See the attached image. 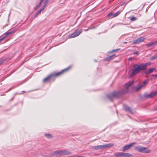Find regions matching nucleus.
<instances>
[{
	"label": "nucleus",
	"mask_w": 157,
	"mask_h": 157,
	"mask_svg": "<svg viewBox=\"0 0 157 157\" xmlns=\"http://www.w3.org/2000/svg\"><path fill=\"white\" fill-rule=\"evenodd\" d=\"M156 58H157V56H153L150 59L151 60H153L155 59H156Z\"/></svg>",
	"instance_id": "obj_26"
},
{
	"label": "nucleus",
	"mask_w": 157,
	"mask_h": 157,
	"mask_svg": "<svg viewBox=\"0 0 157 157\" xmlns=\"http://www.w3.org/2000/svg\"><path fill=\"white\" fill-rule=\"evenodd\" d=\"M146 46L147 48H150L155 46L154 42L148 43L146 45Z\"/></svg>",
	"instance_id": "obj_14"
},
{
	"label": "nucleus",
	"mask_w": 157,
	"mask_h": 157,
	"mask_svg": "<svg viewBox=\"0 0 157 157\" xmlns=\"http://www.w3.org/2000/svg\"><path fill=\"white\" fill-rule=\"evenodd\" d=\"M43 1V0H41L40 1V2L38 4V5H37L36 6V8H35L36 10H37L40 7Z\"/></svg>",
	"instance_id": "obj_22"
},
{
	"label": "nucleus",
	"mask_w": 157,
	"mask_h": 157,
	"mask_svg": "<svg viewBox=\"0 0 157 157\" xmlns=\"http://www.w3.org/2000/svg\"><path fill=\"white\" fill-rule=\"evenodd\" d=\"M151 152V150L146 147H144L142 153H149Z\"/></svg>",
	"instance_id": "obj_13"
},
{
	"label": "nucleus",
	"mask_w": 157,
	"mask_h": 157,
	"mask_svg": "<svg viewBox=\"0 0 157 157\" xmlns=\"http://www.w3.org/2000/svg\"><path fill=\"white\" fill-rule=\"evenodd\" d=\"M134 54H136V55H138L139 54L138 53V52H137V51H136V52H135L134 53Z\"/></svg>",
	"instance_id": "obj_30"
},
{
	"label": "nucleus",
	"mask_w": 157,
	"mask_h": 157,
	"mask_svg": "<svg viewBox=\"0 0 157 157\" xmlns=\"http://www.w3.org/2000/svg\"><path fill=\"white\" fill-rule=\"evenodd\" d=\"M145 39V38L143 37H141L139 38L136 40H135L132 43V44H136L141 42H142L144 41Z\"/></svg>",
	"instance_id": "obj_10"
},
{
	"label": "nucleus",
	"mask_w": 157,
	"mask_h": 157,
	"mask_svg": "<svg viewBox=\"0 0 157 157\" xmlns=\"http://www.w3.org/2000/svg\"><path fill=\"white\" fill-rule=\"evenodd\" d=\"M124 109L128 112H129L131 113H132V110L129 107L127 106H125L124 107Z\"/></svg>",
	"instance_id": "obj_20"
},
{
	"label": "nucleus",
	"mask_w": 157,
	"mask_h": 157,
	"mask_svg": "<svg viewBox=\"0 0 157 157\" xmlns=\"http://www.w3.org/2000/svg\"><path fill=\"white\" fill-rule=\"evenodd\" d=\"M133 82V81L128 82L125 84L124 89L121 91L111 93L107 95V97L111 101H112L114 98H117L120 94H123L126 93L128 91V89Z\"/></svg>",
	"instance_id": "obj_1"
},
{
	"label": "nucleus",
	"mask_w": 157,
	"mask_h": 157,
	"mask_svg": "<svg viewBox=\"0 0 157 157\" xmlns=\"http://www.w3.org/2000/svg\"><path fill=\"white\" fill-rule=\"evenodd\" d=\"M121 12H120L119 11H117L116 13H113L114 17H117V16H118L119 14H120V13Z\"/></svg>",
	"instance_id": "obj_24"
},
{
	"label": "nucleus",
	"mask_w": 157,
	"mask_h": 157,
	"mask_svg": "<svg viewBox=\"0 0 157 157\" xmlns=\"http://www.w3.org/2000/svg\"><path fill=\"white\" fill-rule=\"evenodd\" d=\"M157 94V91L152 92L149 94H145L144 95V97L148 98H151L154 96H155Z\"/></svg>",
	"instance_id": "obj_9"
},
{
	"label": "nucleus",
	"mask_w": 157,
	"mask_h": 157,
	"mask_svg": "<svg viewBox=\"0 0 157 157\" xmlns=\"http://www.w3.org/2000/svg\"><path fill=\"white\" fill-rule=\"evenodd\" d=\"M144 147H136L135 149L139 152H142Z\"/></svg>",
	"instance_id": "obj_12"
},
{
	"label": "nucleus",
	"mask_w": 157,
	"mask_h": 157,
	"mask_svg": "<svg viewBox=\"0 0 157 157\" xmlns=\"http://www.w3.org/2000/svg\"><path fill=\"white\" fill-rule=\"evenodd\" d=\"M88 30V29H86V30H85V31H87Z\"/></svg>",
	"instance_id": "obj_39"
},
{
	"label": "nucleus",
	"mask_w": 157,
	"mask_h": 157,
	"mask_svg": "<svg viewBox=\"0 0 157 157\" xmlns=\"http://www.w3.org/2000/svg\"><path fill=\"white\" fill-rule=\"evenodd\" d=\"M124 43H125V44H126V43H127V42H124Z\"/></svg>",
	"instance_id": "obj_40"
},
{
	"label": "nucleus",
	"mask_w": 157,
	"mask_h": 157,
	"mask_svg": "<svg viewBox=\"0 0 157 157\" xmlns=\"http://www.w3.org/2000/svg\"><path fill=\"white\" fill-rule=\"evenodd\" d=\"M107 17L109 19L114 17L113 15V13H110L108 14L107 15Z\"/></svg>",
	"instance_id": "obj_23"
},
{
	"label": "nucleus",
	"mask_w": 157,
	"mask_h": 157,
	"mask_svg": "<svg viewBox=\"0 0 157 157\" xmlns=\"http://www.w3.org/2000/svg\"><path fill=\"white\" fill-rule=\"evenodd\" d=\"M15 32V30H13L12 31H11L6 32L5 33V35L4 37H3L2 38H1L0 39V43L2 40H4L7 37L11 35L12 33H14Z\"/></svg>",
	"instance_id": "obj_6"
},
{
	"label": "nucleus",
	"mask_w": 157,
	"mask_h": 157,
	"mask_svg": "<svg viewBox=\"0 0 157 157\" xmlns=\"http://www.w3.org/2000/svg\"><path fill=\"white\" fill-rule=\"evenodd\" d=\"M42 11L40 9L36 13L35 17H36L38 14L40 13Z\"/></svg>",
	"instance_id": "obj_25"
},
{
	"label": "nucleus",
	"mask_w": 157,
	"mask_h": 157,
	"mask_svg": "<svg viewBox=\"0 0 157 157\" xmlns=\"http://www.w3.org/2000/svg\"><path fill=\"white\" fill-rule=\"evenodd\" d=\"M114 144L112 143H110L102 145H97L93 146L92 149L95 150H102L106 148L111 147L113 146Z\"/></svg>",
	"instance_id": "obj_4"
},
{
	"label": "nucleus",
	"mask_w": 157,
	"mask_h": 157,
	"mask_svg": "<svg viewBox=\"0 0 157 157\" xmlns=\"http://www.w3.org/2000/svg\"><path fill=\"white\" fill-rule=\"evenodd\" d=\"M77 157H85L84 156H77Z\"/></svg>",
	"instance_id": "obj_37"
},
{
	"label": "nucleus",
	"mask_w": 157,
	"mask_h": 157,
	"mask_svg": "<svg viewBox=\"0 0 157 157\" xmlns=\"http://www.w3.org/2000/svg\"><path fill=\"white\" fill-rule=\"evenodd\" d=\"M130 20L132 21H134L136 20V18L134 17H132L131 18Z\"/></svg>",
	"instance_id": "obj_27"
},
{
	"label": "nucleus",
	"mask_w": 157,
	"mask_h": 157,
	"mask_svg": "<svg viewBox=\"0 0 157 157\" xmlns=\"http://www.w3.org/2000/svg\"><path fill=\"white\" fill-rule=\"evenodd\" d=\"M136 143L135 142L131 143L129 144L124 146L122 148V151H125L131 148L133 146L135 145Z\"/></svg>",
	"instance_id": "obj_8"
},
{
	"label": "nucleus",
	"mask_w": 157,
	"mask_h": 157,
	"mask_svg": "<svg viewBox=\"0 0 157 157\" xmlns=\"http://www.w3.org/2000/svg\"><path fill=\"white\" fill-rule=\"evenodd\" d=\"M115 57V54H113V55L107 57L106 59V60L107 61L109 60H111L113 59Z\"/></svg>",
	"instance_id": "obj_19"
},
{
	"label": "nucleus",
	"mask_w": 157,
	"mask_h": 157,
	"mask_svg": "<svg viewBox=\"0 0 157 157\" xmlns=\"http://www.w3.org/2000/svg\"><path fill=\"white\" fill-rule=\"evenodd\" d=\"M125 3L124 2L121 5V6H123L124 4Z\"/></svg>",
	"instance_id": "obj_36"
},
{
	"label": "nucleus",
	"mask_w": 157,
	"mask_h": 157,
	"mask_svg": "<svg viewBox=\"0 0 157 157\" xmlns=\"http://www.w3.org/2000/svg\"><path fill=\"white\" fill-rule=\"evenodd\" d=\"M40 9L43 11L44 9L41 7Z\"/></svg>",
	"instance_id": "obj_34"
},
{
	"label": "nucleus",
	"mask_w": 157,
	"mask_h": 157,
	"mask_svg": "<svg viewBox=\"0 0 157 157\" xmlns=\"http://www.w3.org/2000/svg\"><path fill=\"white\" fill-rule=\"evenodd\" d=\"M45 136L48 138L52 139L53 136L51 134H45Z\"/></svg>",
	"instance_id": "obj_21"
},
{
	"label": "nucleus",
	"mask_w": 157,
	"mask_h": 157,
	"mask_svg": "<svg viewBox=\"0 0 157 157\" xmlns=\"http://www.w3.org/2000/svg\"><path fill=\"white\" fill-rule=\"evenodd\" d=\"M117 49L113 50L112 51H111L110 52V53H112L113 52H115L117 51Z\"/></svg>",
	"instance_id": "obj_29"
},
{
	"label": "nucleus",
	"mask_w": 157,
	"mask_h": 157,
	"mask_svg": "<svg viewBox=\"0 0 157 157\" xmlns=\"http://www.w3.org/2000/svg\"><path fill=\"white\" fill-rule=\"evenodd\" d=\"M68 157H77V156H68Z\"/></svg>",
	"instance_id": "obj_35"
},
{
	"label": "nucleus",
	"mask_w": 157,
	"mask_h": 157,
	"mask_svg": "<svg viewBox=\"0 0 157 157\" xmlns=\"http://www.w3.org/2000/svg\"><path fill=\"white\" fill-rule=\"evenodd\" d=\"M123 153L117 152L114 155L117 157H123Z\"/></svg>",
	"instance_id": "obj_16"
},
{
	"label": "nucleus",
	"mask_w": 157,
	"mask_h": 157,
	"mask_svg": "<svg viewBox=\"0 0 157 157\" xmlns=\"http://www.w3.org/2000/svg\"><path fill=\"white\" fill-rule=\"evenodd\" d=\"M148 83L147 80H145L143 81L142 84H139L138 86H135L133 88L134 90L138 91L144 88L146 86Z\"/></svg>",
	"instance_id": "obj_5"
},
{
	"label": "nucleus",
	"mask_w": 157,
	"mask_h": 157,
	"mask_svg": "<svg viewBox=\"0 0 157 157\" xmlns=\"http://www.w3.org/2000/svg\"><path fill=\"white\" fill-rule=\"evenodd\" d=\"M155 69L154 68L149 69L148 70L145 71V73L146 74H149L153 72L155 70Z\"/></svg>",
	"instance_id": "obj_11"
},
{
	"label": "nucleus",
	"mask_w": 157,
	"mask_h": 157,
	"mask_svg": "<svg viewBox=\"0 0 157 157\" xmlns=\"http://www.w3.org/2000/svg\"><path fill=\"white\" fill-rule=\"evenodd\" d=\"M134 59V58L133 57H130L128 59V60L129 61H131Z\"/></svg>",
	"instance_id": "obj_28"
},
{
	"label": "nucleus",
	"mask_w": 157,
	"mask_h": 157,
	"mask_svg": "<svg viewBox=\"0 0 157 157\" xmlns=\"http://www.w3.org/2000/svg\"><path fill=\"white\" fill-rule=\"evenodd\" d=\"M154 42L155 46L157 45V40L155 41Z\"/></svg>",
	"instance_id": "obj_31"
},
{
	"label": "nucleus",
	"mask_w": 157,
	"mask_h": 157,
	"mask_svg": "<svg viewBox=\"0 0 157 157\" xmlns=\"http://www.w3.org/2000/svg\"><path fill=\"white\" fill-rule=\"evenodd\" d=\"M155 77H157V74L156 75H155Z\"/></svg>",
	"instance_id": "obj_38"
},
{
	"label": "nucleus",
	"mask_w": 157,
	"mask_h": 157,
	"mask_svg": "<svg viewBox=\"0 0 157 157\" xmlns=\"http://www.w3.org/2000/svg\"><path fill=\"white\" fill-rule=\"evenodd\" d=\"M70 67H69L64 70H63L61 72H60L59 73H57L54 72L51 74L50 75H48V77H47L46 78H45L43 80V82H44L49 80L53 76H58L60 75H61L64 72L67 71L70 68Z\"/></svg>",
	"instance_id": "obj_3"
},
{
	"label": "nucleus",
	"mask_w": 157,
	"mask_h": 157,
	"mask_svg": "<svg viewBox=\"0 0 157 157\" xmlns=\"http://www.w3.org/2000/svg\"><path fill=\"white\" fill-rule=\"evenodd\" d=\"M123 157H132V155L128 153H123Z\"/></svg>",
	"instance_id": "obj_17"
},
{
	"label": "nucleus",
	"mask_w": 157,
	"mask_h": 157,
	"mask_svg": "<svg viewBox=\"0 0 157 157\" xmlns=\"http://www.w3.org/2000/svg\"><path fill=\"white\" fill-rule=\"evenodd\" d=\"M62 155H68L70 154V152L67 151L65 150L62 151Z\"/></svg>",
	"instance_id": "obj_18"
},
{
	"label": "nucleus",
	"mask_w": 157,
	"mask_h": 157,
	"mask_svg": "<svg viewBox=\"0 0 157 157\" xmlns=\"http://www.w3.org/2000/svg\"><path fill=\"white\" fill-rule=\"evenodd\" d=\"M54 155H62V151H56L54 152Z\"/></svg>",
	"instance_id": "obj_15"
},
{
	"label": "nucleus",
	"mask_w": 157,
	"mask_h": 157,
	"mask_svg": "<svg viewBox=\"0 0 157 157\" xmlns=\"http://www.w3.org/2000/svg\"><path fill=\"white\" fill-rule=\"evenodd\" d=\"M46 6V5H44L42 7L44 8H44H45Z\"/></svg>",
	"instance_id": "obj_33"
},
{
	"label": "nucleus",
	"mask_w": 157,
	"mask_h": 157,
	"mask_svg": "<svg viewBox=\"0 0 157 157\" xmlns=\"http://www.w3.org/2000/svg\"><path fill=\"white\" fill-rule=\"evenodd\" d=\"M82 32V29L75 32L74 33L71 34L69 36L70 38H74L78 36Z\"/></svg>",
	"instance_id": "obj_7"
},
{
	"label": "nucleus",
	"mask_w": 157,
	"mask_h": 157,
	"mask_svg": "<svg viewBox=\"0 0 157 157\" xmlns=\"http://www.w3.org/2000/svg\"><path fill=\"white\" fill-rule=\"evenodd\" d=\"M46 6V5H44L42 7L44 8H44H45Z\"/></svg>",
	"instance_id": "obj_32"
},
{
	"label": "nucleus",
	"mask_w": 157,
	"mask_h": 157,
	"mask_svg": "<svg viewBox=\"0 0 157 157\" xmlns=\"http://www.w3.org/2000/svg\"><path fill=\"white\" fill-rule=\"evenodd\" d=\"M150 63H147L144 64L142 63L140 64H134L131 75L132 77L139 73L141 71L144 70L147 65H150Z\"/></svg>",
	"instance_id": "obj_2"
}]
</instances>
